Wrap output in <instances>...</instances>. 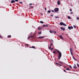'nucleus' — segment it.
Masks as SVG:
<instances>
[{
    "label": "nucleus",
    "instance_id": "1",
    "mask_svg": "<svg viewBox=\"0 0 79 79\" xmlns=\"http://www.w3.org/2000/svg\"><path fill=\"white\" fill-rule=\"evenodd\" d=\"M56 51L58 52V53H59V55L58 56V59L60 60V58H61V57L62 56V54L61 52H60V51L57 49H56Z\"/></svg>",
    "mask_w": 79,
    "mask_h": 79
},
{
    "label": "nucleus",
    "instance_id": "2",
    "mask_svg": "<svg viewBox=\"0 0 79 79\" xmlns=\"http://www.w3.org/2000/svg\"><path fill=\"white\" fill-rule=\"evenodd\" d=\"M60 25L61 26H66V24L63 22H60Z\"/></svg>",
    "mask_w": 79,
    "mask_h": 79
},
{
    "label": "nucleus",
    "instance_id": "3",
    "mask_svg": "<svg viewBox=\"0 0 79 79\" xmlns=\"http://www.w3.org/2000/svg\"><path fill=\"white\" fill-rule=\"evenodd\" d=\"M70 52L71 54L72 55H73V49L72 48H70Z\"/></svg>",
    "mask_w": 79,
    "mask_h": 79
},
{
    "label": "nucleus",
    "instance_id": "4",
    "mask_svg": "<svg viewBox=\"0 0 79 79\" xmlns=\"http://www.w3.org/2000/svg\"><path fill=\"white\" fill-rule=\"evenodd\" d=\"M59 11V9L57 8H56L54 9V11L55 12H58Z\"/></svg>",
    "mask_w": 79,
    "mask_h": 79
},
{
    "label": "nucleus",
    "instance_id": "5",
    "mask_svg": "<svg viewBox=\"0 0 79 79\" xmlns=\"http://www.w3.org/2000/svg\"><path fill=\"white\" fill-rule=\"evenodd\" d=\"M68 29H69V30H71V29H73V27L72 26H69L68 27Z\"/></svg>",
    "mask_w": 79,
    "mask_h": 79
},
{
    "label": "nucleus",
    "instance_id": "6",
    "mask_svg": "<svg viewBox=\"0 0 79 79\" xmlns=\"http://www.w3.org/2000/svg\"><path fill=\"white\" fill-rule=\"evenodd\" d=\"M45 37V36H40L38 37V39H43V38H44Z\"/></svg>",
    "mask_w": 79,
    "mask_h": 79
},
{
    "label": "nucleus",
    "instance_id": "7",
    "mask_svg": "<svg viewBox=\"0 0 79 79\" xmlns=\"http://www.w3.org/2000/svg\"><path fill=\"white\" fill-rule=\"evenodd\" d=\"M60 28L61 30H63V31H65V28L63 27H60Z\"/></svg>",
    "mask_w": 79,
    "mask_h": 79
},
{
    "label": "nucleus",
    "instance_id": "8",
    "mask_svg": "<svg viewBox=\"0 0 79 79\" xmlns=\"http://www.w3.org/2000/svg\"><path fill=\"white\" fill-rule=\"evenodd\" d=\"M57 4L58 5H60L61 4V3H60V1H57Z\"/></svg>",
    "mask_w": 79,
    "mask_h": 79
},
{
    "label": "nucleus",
    "instance_id": "9",
    "mask_svg": "<svg viewBox=\"0 0 79 79\" xmlns=\"http://www.w3.org/2000/svg\"><path fill=\"white\" fill-rule=\"evenodd\" d=\"M15 1L14 0H12L11 1V3H15Z\"/></svg>",
    "mask_w": 79,
    "mask_h": 79
},
{
    "label": "nucleus",
    "instance_id": "10",
    "mask_svg": "<svg viewBox=\"0 0 79 79\" xmlns=\"http://www.w3.org/2000/svg\"><path fill=\"white\" fill-rule=\"evenodd\" d=\"M66 70H67L68 71H70L71 70H70V69H69V68H67L66 69Z\"/></svg>",
    "mask_w": 79,
    "mask_h": 79
},
{
    "label": "nucleus",
    "instance_id": "11",
    "mask_svg": "<svg viewBox=\"0 0 79 79\" xmlns=\"http://www.w3.org/2000/svg\"><path fill=\"white\" fill-rule=\"evenodd\" d=\"M30 48H35V46H32V47H30Z\"/></svg>",
    "mask_w": 79,
    "mask_h": 79
},
{
    "label": "nucleus",
    "instance_id": "12",
    "mask_svg": "<svg viewBox=\"0 0 79 79\" xmlns=\"http://www.w3.org/2000/svg\"><path fill=\"white\" fill-rule=\"evenodd\" d=\"M41 29H41V28L39 27H38V30H41Z\"/></svg>",
    "mask_w": 79,
    "mask_h": 79
},
{
    "label": "nucleus",
    "instance_id": "13",
    "mask_svg": "<svg viewBox=\"0 0 79 79\" xmlns=\"http://www.w3.org/2000/svg\"><path fill=\"white\" fill-rule=\"evenodd\" d=\"M55 18L56 19L57 18H59V17L58 16H55Z\"/></svg>",
    "mask_w": 79,
    "mask_h": 79
},
{
    "label": "nucleus",
    "instance_id": "14",
    "mask_svg": "<svg viewBox=\"0 0 79 79\" xmlns=\"http://www.w3.org/2000/svg\"><path fill=\"white\" fill-rule=\"evenodd\" d=\"M49 32L50 33H51V34L53 33V31H52V30H50Z\"/></svg>",
    "mask_w": 79,
    "mask_h": 79
},
{
    "label": "nucleus",
    "instance_id": "15",
    "mask_svg": "<svg viewBox=\"0 0 79 79\" xmlns=\"http://www.w3.org/2000/svg\"><path fill=\"white\" fill-rule=\"evenodd\" d=\"M53 53L54 54H56V52H55V51H54L53 52Z\"/></svg>",
    "mask_w": 79,
    "mask_h": 79
},
{
    "label": "nucleus",
    "instance_id": "16",
    "mask_svg": "<svg viewBox=\"0 0 79 79\" xmlns=\"http://www.w3.org/2000/svg\"><path fill=\"white\" fill-rule=\"evenodd\" d=\"M60 38H61V39H63V37L62 36V35H60Z\"/></svg>",
    "mask_w": 79,
    "mask_h": 79
},
{
    "label": "nucleus",
    "instance_id": "17",
    "mask_svg": "<svg viewBox=\"0 0 79 79\" xmlns=\"http://www.w3.org/2000/svg\"><path fill=\"white\" fill-rule=\"evenodd\" d=\"M73 58L74 59V60H75V61H77V60H76V59H75V58H74V56H73Z\"/></svg>",
    "mask_w": 79,
    "mask_h": 79
},
{
    "label": "nucleus",
    "instance_id": "18",
    "mask_svg": "<svg viewBox=\"0 0 79 79\" xmlns=\"http://www.w3.org/2000/svg\"><path fill=\"white\" fill-rule=\"evenodd\" d=\"M68 19H71V17L69 16L68 17Z\"/></svg>",
    "mask_w": 79,
    "mask_h": 79
},
{
    "label": "nucleus",
    "instance_id": "19",
    "mask_svg": "<svg viewBox=\"0 0 79 79\" xmlns=\"http://www.w3.org/2000/svg\"><path fill=\"white\" fill-rule=\"evenodd\" d=\"M42 34V32L41 31L39 32V33H38V34H39L40 35V34Z\"/></svg>",
    "mask_w": 79,
    "mask_h": 79
},
{
    "label": "nucleus",
    "instance_id": "20",
    "mask_svg": "<svg viewBox=\"0 0 79 79\" xmlns=\"http://www.w3.org/2000/svg\"><path fill=\"white\" fill-rule=\"evenodd\" d=\"M40 23H41V24H44V22L42 21H40Z\"/></svg>",
    "mask_w": 79,
    "mask_h": 79
},
{
    "label": "nucleus",
    "instance_id": "21",
    "mask_svg": "<svg viewBox=\"0 0 79 79\" xmlns=\"http://www.w3.org/2000/svg\"><path fill=\"white\" fill-rule=\"evenodd\" d=\"M11 35H9L7 36V37L8 38L9 37H11Z\"/></svg>",
    "mask_w": 79,
    "mask_h": 79
},
{
    "label": "nucleus",
    "instance_id": "22",
    "mask_svg": "<svg viewBox=\"0 0 79 79\" xmlns=\"http://www.w3.org/2000/svg\"><path fill=\"white\" fill-rule=\"evenodd\" d=\"M45 25L46 27H48V26H49V25L48 24H47L46 25Z\"/></svg>",
    "mask_w": 79,
    "mask_h": 79
},
{
    "label": "nucleus",
    "instance_id": "23",
    "mask_svg": "<svg viewBox=\"0 0 79 79\" xmlns=\"http://www.w3.org/2000/svg\"><path fill=\"white\" fill-rule=\"evenodd\" d=\"M30 36V37H31V38H32V37H34V36L33 35L32 36L31 35Z\"/></svg>",
    "mask_w": 79,
    "mask_h": 79
},
{
    "label": "nucleus",
    "instance_id": "24",
    "mask_svg": "<svg viewBox=\"0 0 79 79\" xmlns=\"http://www.w3.org/2000/svg\"><path fill=\"white\" fill-rule=\"evenodd\" d=\"M50 12H51V11H50V10H49L48 11V13H50Z\"/></svg>",
    "mask_w": 79,
    "mask_h": 79
},
{
    "label": "nucleus",
    "instance_id": "25",
    "mask_svg": "<svg viewBox=\"0 0 79 79\" xmlns=\"http://www.w3.org/2000/svg\"><path fill=\"white\" fill-rule=\"evenodd\" d=\"M52 12V13H54V12H55V11H54V10H51Z\"/></svg>",
    "mask_w": 79,
    "mask_h": 79
},
{
    "label": "nucleus",
    "instance_id": "26",
    "mask_svg": "<svg viewBox=\"0 0 79 79\" xmlns=\"http://www.w3.org/2000/svg\"><path fill=\"white\" fill-rule=\"evenodd\" d=\"M73 26L74 28H76V26H75V25H73Z\"/></svg>",
    "mask_w": 79,
    "mask_h": 79
},
{
    "label": "nucleus",
    "instance_id": "27",
    "mask_svg": "<svg viewBox=\"0 0 79 79\" xmlns=\"http://www.w3.org/2000/svg\"><path fill=\"white\" fill-rule=\"evenodd\" d=\"M77 64V66H78V68H79V64Z\"/></svg>",
    "mask_w": 79,
    "mask_h": 79
},
{
    "label": "nucleus",
    "instance_id": "28",
    "mask_svg": "<svg viewBox=\"0 0 79 79\" xmlns=\"http://www.w3.org/2000/svg\"><path fill=\"white\" fill-rule=\"evenodd\" d=\"M45 24H44V25H43L42 27H45Z\"/></svg>",
    "mask_w": 79,
    "mask_h": 79
},
{
    "label": "nucleus",
    "instance_id": "29",
    "mask_svg": "<svg viewBox=\"0 0 79 79\" xmlns=\"http://www.w3.org/2000/svg\"><path fill=\"white\" fill-rule=\"evenodd\" d=\"M30 37H31V36H28L27 38L28 39H29V38H30Z\"/></svg>",
    "mask_w": 79,
    "mask_h": 79
},
{
    "label": "nucleus",
    "instance_id": "30",
    "mask_svg": "<svg viewBox=\"0 0 79 79\" xmlns=\"http://www.w3.org/2000/svg\"><path fill=\"white\" fill-rule=\"evenodd\" d=\"M77 20H79V17L77 18Z\"/></svg>",
    "mask_w": 79,
    "mask_h": 79
},
{
    "label": "nucleus",
    "instance_id": "31",
    "mask_svg": "<svg viewBox=\"0 0 79 79\" xmlns=\"http://www.w3.org/2000/svg\"><path fill=\"white\" fill-rule=\"evenodd\" d=\"M51 47H48V48H49V49H51Z\"/></svg>",
    "mask_w": 79,
    "mask_h": 79
},
{
    "label": "nucleus",
    "instance_id": "32",
    "mask_svg": "<svg viewBox=\"0 0 79 79\" xmlns=\"http://www.w3.org/2000/svg\"><path fill=\"white\" fill-rule=\"evenodd\" d=\"M19 3H20V4H23V2H20Z\"/></svg>",
    "mask_w": 79,
    "mask_h": 79
},
{
    "label": "nucleus",
    "instance_id": "33",
    "mask_svg": "<svg viewBox=\"0 0 79 79\" xmlns=\"http://www.w3.org/2000/svg\"><path fill=\"white\" fill-rule=\"evenodd\" d=\"M73 12H70V14H71V15H72V14H73Z\"/></svg>",
    "mask_w": 79,
    "mask_h": 79
},
{
    "label": "nucleus",
    "instance_id": "34",
    "mask_svg": "<svg viewBox=\"0 0 79 79\" xmlns=\"http://www.w3.org/2000/svg\"><path fill=\"white\" fill-rule=\"evenodd\" d=\"M73 68H77V67H75V66H73Z\"/></svg>",
    "mask_w": 79,
    "mask_h": 79
},
{
    "label": "nucleus",
    "instance_id": "35",
    "mask_svg": "<svg viewBox=\"0 0 79 79\" xmlns=\"http://www.w3.org/2000/svg\"><path fill=\"white\" fill-rule=\"evenodd\" d=\"M54 34H56V31H54Z\"/></svg>",
    "mask_w": 79,
    "mask_h": 79
},
{
    "label": "nucleus",
    "instance_id": "36",
    "mask_svg": "<svg viewBox=\"0 0 79 79\" xmlns=\"http://www.w3.org/2000/svg\"><path fill=\"white\" fill-rule=\"evenodd\" d=\"M60 63H63V62H61V61H60Z\"/></svg>",
    "mask_w": 79,
    "mask_h": 79
},
{
    "label": "nucleus",
    "instance_id": "37",
    "mask_svg": "<svg viewBox=\"0 0 79 79\" xmlns=\"http://www.w3.org/2000/svg\"><path fill=\"white\" fill-rule=\"evenodd\" d=\"M69 67H70V68H71V69H72V67L71 66V65H69Z\"/></svg>",
    "mask_w": 79,
    "mask_h": 79
},
{
    "label": "nucleus",
    "instance_id": "38",
    "mask_svg": "<svg viewBox=\"0 0 79 79\" xmlns=\"http://www.w3.org/2000/svg\"><path fill=\"white\" fill-rule=\"evenodd\" d=\"M15 2H18L19 0H15Z\"/></svg>",
    "mask_w": 79,
    "mask_h": 79
},
{
    "label": "nucleus",
    "instance_id": "39",
    "mask_svg": "<svg viewBox=\"0 0 79 79\" xmlns=\"http://www.w3.org/2000/svg\"><path fill=\"white\" fill-rule=\"evenodd\" d=\"M70 11H72V9H70Z\"/></svg>",
    "mask_w": 79,
    "mask_h": 79
},
{
    "label": "nucleus",
    "instance_id": "40",
    "mask_svg": "<svg viewBox=\"0 0 79 79\" xmlns=\"http://www.w3.org/2000/svg\"><path fill=\"white\" fill-rule=\"evenodd\" d=\"M45 10L47 11V8H45Z\"/></svg>",
    "mask_w": 79,
    "mask_h": 79
},
{
    "label": "nucleus",
    "instance_id": "41",
    "mask_svg": "<svg viewBox=\"0 0 79 79\" xmlns=\"http://www.w3.org/2000/svg\"><path fill=\"white\" fill-rule=\"evenodd\" d=\"M59 65L60 66H61L62 65H61V64H59Z\"/></svg>",
    "mask_w": 79,
    "mask_h": 79
},
{
    "label": "nucleus",
    "instance_id": "42",
    "mask_svg": "<svg viewBox=\"0 0 79 79\" xmlns=\"http://www.w3.org/2000/svg\"><path fill=\"white\" fill-rule=\"evenodd\" d=\"M32 4L31 3H30L29 4V5H32Z\"/></svg>",
    "mask_w": 79,
    "mask_h": 79
},
{
    "label": "nucleus",
    "instance_id": "43",
    "mask_svg": "<svg viewBox=\"0 0 79 79\" xmlns=\"http://www.w3.org/2000/svg\"><path fill=\"white\" fill-rule=\"evenodd\" d=\"M31 8H33V7L32 6H31Z\"/></svg>",
    "mask_w": 79,
    "mask_h": 79
},
{
    "label": "nucleus",
    "instance_id": "44",
    "mask_svg": "<svg viewBox=\"0 0 79 79\" xmlns=\"http://www.w3.org/2000/svg\"><path fill=\"white\" fill-rule=\"evenodd\" d=\"M50 16H53V15H50Z\"/></svg>",
    "mask_w": 79,
    "mask_h": 79
},
{
    "label": "nucleus",
    "instance_id": "45",
    "mask_svg": "<svg viewBox=\"0 0 79 79\" xmlns=\"http://www.w3.org/2000/svg\"><path fill=\"white\" fill-rule=\"evenodd\" d=\"M51 50H53V48H51Z\"/></svg>",
    "mask_w": 79,
    "mask_h": 79
},
{
    "label": "nucleus",
    "instance_id": "46",
    "mask_svg": "<svg viewBox=\"0 0 79 79\" xmlns=\"http://www.w3.org/2000/svg\"><path fill=\"white\" fill-rule=\"evenodd\" d=\"M56 64H58V65H59V64L58 63H56Z\"/></svg>",
    "mask_w": 79,
    "mask_h": 79
},
{
    "label": "nucleus",
    "instance_id": "47",
    "mask_svg": "<svg viewBox=\"0 0 79 79\" xmlns=\"http://www.w3.org/2000/svg\"><path fill=\"white\" fill-rule=\"evenodd\" d=\"M51 41H52V42H53V40H52V39H51Z\"/></svg>",
    "mask_w": 79,
    "mask_h": 79
},
{
    "label": "nucleus",
    "instance_id": "48",
    "mask_svg": "<svg viewBox=\"0 0 79 79\" xmlns=\"http://www.w3.org/2000/svg\"><path fill=\"white\" fill-rule=\"evenodd\" d=\"M64 72H65V71H66V70H64Z\"/></svg>",
    "mask_w": 79,
    "mask_h": 79
},
{
    "label": "nucleus",
    "instance_id": "49",
    "mask_svg": "<svg viewBox=\"0 0 79 79\" xmlns=\"http://www.w3.org/2000/svg\"><path fill=\"white\" fill-rule=\"evenodd\" d=\"M0 38H2V36H0Z\"/></svg>",
    "mask_w": 79,
    "mask_h": 79
},
{
    "label": "nucleus",
    "instance_id": "50",
    "mask_svg": "<svg viewBox=\"0 0 79 79\" xmlns=\"http://www.w3.org/2000/svg\"><path fill=\"white\" fill-rule=\"evenodd\" d=\"M26 45H27V47L29 46L28 44H26Z\"/></svg>",
    "mask_w": 79,
    "mask_h": 79
},
{
    "label": "nucleus",
    "instance_id": "51",
    "mask_svg": "<svg viewBox=\"0 0 79 79\" xmlns=\"http://www.w3.org/2000/svg\"><path fill=\"white\" fill-rule=\"evenodd\" d=\"M40 14H41V15L42 16H43V14H42V13H40Z\"/></svg>",
    "mask_w": 79,
    "mask_h": 79
},
{
    "label": "nucleus",
    "instance_id": "52",
    "mask_svg": "<svg viewBox=\"0 0 79 79\" xmlns=\"http://www.w3.org/2000/svg\"><path fill=\"white\" fill-rule=\"evenodd\" d=\"M52 44H51L50 45V46H52Z\"/></svg>",
    "mask_w": 79,
    "mask_h": 79
},
{
    "label": "nucleus",
    "instance_id": "53",
    "mask_svg": "<svg viewBox=\"0 0 79 79\" xmlns=\"http://www.w3.org/2000/svg\"><path fill=\"white\" fill-rule=\"evenodd\" d=\"M71 6H73V5L71 4Z\"/></svg>",
    "mask_w": 79,
    "mask_h": 79
},
{
    "label": "nucleus",
    "instance_id": "54",
    "mask_svg": "<svg viewBox=\"0 0 79 79\" xmlns=\"http://www.w3.org/2000/svg\"><path fill=\"white\" fill-rule=\"evenodd\" d=\"M74 66H76V64H74Z\"/></svg>",
    "mask_w": 79,
    "mask_h": 79
},
{
    "label": "nucleus",
    "instance_id": "55",
    "mask_svg": "<svg viewBox=\"0 0 79 79\" xmlns=\"http://www.w3.org/2000/svg\"><path fill=\"white\" fill-rule=\"evenodd\" d=\"M64 68H66V66H64Z\"/></svg>",
    "mask_w": 79,
    "mask_h": 79
},
{
    "label": "nucleus",
    "instance_id": "56",
    "mask_svg": "<svg viewBox=\"0 0 79 79\" xmlns=\"http://www.w3.org/2000/svg\"><path fill=\"white\" fill-rule=\"evenodd\" d=\"M62 34V35H63V34Z\"/></svg>",
    "mask_w": 79,
    "mask_h": 79
}]
</instances>
